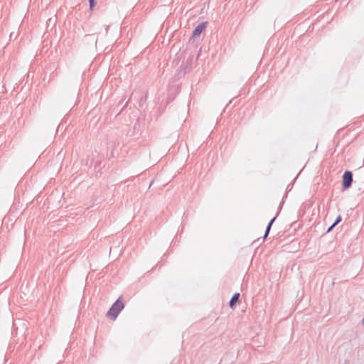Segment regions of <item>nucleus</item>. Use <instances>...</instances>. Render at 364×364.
I'll list each match as a JSON object with an SVG mask.
<instances>
[{"label": "nucleus", "mask_w": 364, "mask_h": 364, "mask_svg": "<svg viewBox=\"0 0 364 364\" xmlns=\"http://www.w3.org/2000/svg\"><path fill=\"white\" fill-rule=\"evenodd\" d=\"M336 225H333V223L328 228L327 230V232H329L330 231H331L333 230V228L335 227Z\"/></svg>", "instance_id": "nucleus-9"}, {"label": "nucleus", "mask_w": 364, "mask_h": 364, "mask_svg": "<svg viewBox=\"0 0 364 364\" xmlns=\"http://www.w3.org/2000/svg\"><path fill=\"white\" fill-rule=\"evenodd\" d=\"M276 220V217L273 218L270 221L269 223H268L267 226V228H266V230H265V233H264V238L267 237V235H269V232L270 231V229H271V227L272 225V224L274 223V220Z\"/></svg>", "instance_id": "nucleus-6"}, {"label": "nucleus", "mask_w": 364, "mask_h": 364, "mask_svg": "<svg viewBox=\"0 0 364 364\" xmlns=\"http://www.w3.org/2000/svg\"><path fill=\"white\" fill-rule=\"evenodd\" d=\"M342 218L341 215H338L337 218L336 219L335 222L333 223V225H336L341 221Z\"/></svg>", "instance_id": "nucleus-8"}, {"label": "nucleus", "mask_w": 364, "mask_h": 364, "mask_svg": "<svg viewBox=\"0 0 364 364\" xmlns=\"http://www.w3.org/2000/svg\"><path fill=\"white\" fill-rule=\"evenodd\" d=\"M12 37H14V33H11L10 34V38H11Z\"/></svg>", "instance_id": "nucleus-11"}, {"label": "nucleus", "mask_w": 364, "mask_h": 364, "mask_svg": "<svg viewBox=\"0 0 364 364\" xmlns=\"http://www.w3.org/2000/svg\"><path fill=\"white\" fill-rule=\"evenodd\" d=\"M97 0H89L90 7L92 9L96 4Z\"/></svg>", "instance_id": "nucleus-7"}, {"label": "nucleus", "mask_w": 364, "mask_h": 364, "mask_svg": "<svg viewBox=\"0 0 364 364\" xmlns=\"http://www.w3.org/2000/svg\"><path fill=\"white\" fill-rule=\"evenodd\" d=\"M206 23L205 22H202V23H200L196 28L195 29L193 30V38H196L197 36H199L200 35V33L203 32V31L205 28L206 27Z\"/></svg>", "instance_id": "nucleus-3"}, {"label": "nucleus", "mask_w": 364, "mask_h": 364, "mask_svg": "<svg viewBox=\"0 0 364 364\" xmlns=\"http://www.w3.org/2000/svg\"><path fill=\"white\" fill-rule=\"evenodd\" d=\"M239 298H240L239 293L234 294L229 301L230 307L233 308L235 306L236 303L238 301Z\"/></svg>", "instance_id": "nucleus-4"}, {"label": "nucleus", "mask_w": 364, "mask_h": 364, "mask_svg": "<svg viewBox=\"0 0 364 364\" xmlns=\"http://www.w3.org/2000/svg\"><path fill=\"white\" fill-rule=\"evenodd\" d=\"M12 37H14V33H11L10 34V38H11Z\"/></svg>", "instance_id": "nucleus-10"}, {"label": "nucleus", "mask_w": 364, "mask_h": 364, "mask_svg": "<svg viewBox=\"0 0 364 364\" xmlns=\"http://www.w3.org/2000/svg\"><path fill=\"white\" fill-rule=\"evenodd\" d=\"M362 325L364 326V316H363V318L362 319Z\"/></svg>", "instance_id": "nucleus-12"}, {"label": "nucleus", "mask_w": 364, "mask_h": 364, "mask_svg": "<svg viewBox=\"0 0 364 364\" xmlns=\"http://www.w3.org/2000/svg\"><path fill=\"white\" fill-rule=\"evenodd\" d=\"M124 307V303L120 300V299H118L110 307L107 311V316L113 320H115Z\"/></svg>", "instance_id": "nucleus-1"}, {"label": "nucleus", "mask_w": 364, "mask_h": 364, "mask_svg": "<svg viewBox=\"0 0 364 364\" xmlns=\"http://www.w3.org/2000/svg\"><path fill=\"white\" fill-rule=\"evenodd\" d=\"M276 220V217L273 218L270 221L269 223H268L267 226V228H266V230H265V233H264V238L267 237V235H269V232L270 231V229H271V227L272 225V224L274 223V220Z\"/></svg>", "instance_id": "nucleus-5"}, {"label": "nucleus", "mask_w": 364, "mask_h": 364, "mask_svg": "<svg viewBox=\"0 0 364 364\" xmlns=\"http://www.w3.org/2000/svg\"><path fill=\"white\" fill-rule=\"evenodd\" d=\"M353 183V173L350 171H346L343 175L342 186L344 189L349 188Z\"/></svg>", "instance_id": "nucleus-2"}]
</instances>
